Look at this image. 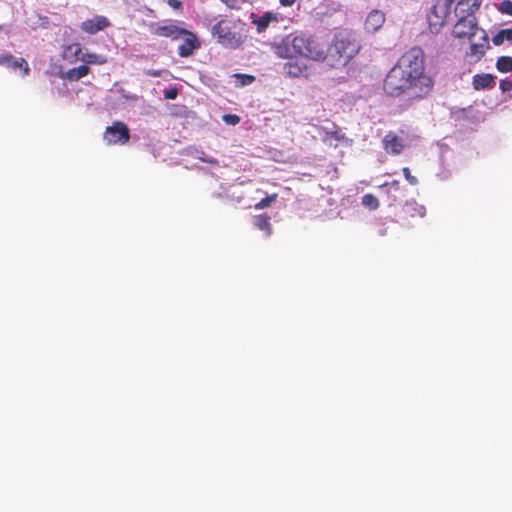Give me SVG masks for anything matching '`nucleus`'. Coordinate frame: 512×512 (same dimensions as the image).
<instances>
[{
	"label": "nucleus",
	"instance_id": "1",
	"mask_svg": "<svg viewBox=\"0 0 512 512\" xmlns=\"http://www.w3.org/2000/svg\"><path fill=\"white\" fill-rule=\"evenodd\" d=\"M434 84L433 77L426 71L424 51L415 46L407 50L388 71L383 91L389 97L408 95L410 100L420 101L433 91Z\"/></svg>",
	"mask_w": 512,
	"mask_h": 512
},
{
	"label": "nucleus",
	"instance_id": "2",
	"mask_svg": "<svg viewBox=\"0 0 512 512\" xmlns=\"http://www.w3.org/2000/svg\"><path fill=\"white\" fill-rule=\"evenodd\" d=\"M360 50L356 35L348 30H341L334 35L329 48L330 56L336 58L337 65H346Z\"/></svg>",
	"mask_w": 512,
	"mask_h": 512
},
{
	"label": "nucleus",
	"instance_id": "3",
	"mask_svg": "<svg viewBox=\"0 0 512 512\" xmlns=\"http://www.w3.org/2000/svg\"><path fill=\"white\" fill-rule=\"evenodd\" d=\"M291 46L296 56L316 62H322L327 57L326 45L314 36L299 34L292 38Z\"/></svg>",
	"mask_w": 512,
	"mask_h": 512
},
{
	"label": "nucleus",
	"instance_id": "4",
	"mask_svg": "<svg viewBox=\"0 0 512 512\" xmlns=\"http://www.w3.org/2000/svg\"><path fill=\"white\" fill-rule=\"evenodd\" d=\"M213 35L217 41L228 48H238L244 39L242 35L235 31V24L229 20H220L213 26Z\"/></svg>",
	"mask_w": 512,
	"mask_h": 512
},
{
	"label": "nucleus",
	"instance_id": "5",
	"mask_svg": "<svg viewBox=\"0 0 512 512\" xmlns=\"http://www.w3.org/2000/svg\"><path fill=\"white\" fill-rule=\"evenodd\" d=\"M458 17L456 24L453 27L452 34L454 37L462 39L468 38L471 40L482 30L478 27V21L475 14H455Z\"/></svg>",
	"mask_w": 512,
	"mask_h": 512
},
{
	"label": "nucleus",
	"instance_id": "6",
	"mask_svg": "<svg viewBox=\"0 0 512 512\" xmlns=\"http://www.w3.org/2000/svg\"><path fill=\"white\" fill-rule=\"evenodd\" d=\"M185 28L177 25L176 21L166 20L161 23L152 24L150 32L157 37L169 38L172 41L179 40Z\"/></svg>",
	"mask_w": 512,
	"mask_h": 512
},
{
	"label": "nucleus",
	"instance_id": "7",
	"mask_svg": "<svg viewBox=\"0 0 512 512\" xmlns=\"http://www.w3.org/2000/svg\"><path fill=\"white\" fill-rule=\"evenodd\" d=\"M104 140L108 145L126 144L130 140V131L121 121H115L108 126L104 133Z\"/></svg>",
	"mask_w": 512,
	"mask_h": 512
},
{
	"label": "nucleus",
	"instance_id": "8",
	"mask_svg": "<svg viewBox=\"0 0 512 512\" xmlns=\"http://www.w3.org/2000/svg\"><path fill=\"white\" fill-rule=\"evenodd\" d=\"M110 19L104 15H94L92 18L81 22L80 30L88 35H95L111 27Z\"/></svg>",
	"mask_w": 512,
	"mask_h": 512
},
{
	"label": "nucleus",
	"instance_id": "9",
	"mask_svg": "<svg viewBox=\"0 0 512 512\" xmlns=\"http://www.w3.org/2000/svg\"><path fill=\"white\" fill-rule=\"evenodd\" d=\"M425 215V206L417 203L415 200H410L403 205L400 218L403 223L410 224L414 218H423Z\"/></svg>",
	"mask_w": 512,
	"mask_h": 512
},
{
	"label": "nucleus",
	"instance_id": "10",
	"mask_svg": "<svg viewBox=\"0 0 512 512\" xmlns=\"http://www.w3.org/2000/svg\"><path fill=\"white\" fill-rule=\"evenodd\" d=\"M470 41L469 52L466 55L474 61H479L490 47L488 35L485 30H481L478 41L473 42L472 39Z\"/></svg>",
	"mask_w": 512,
	"mask_h": 512
},
{
	"label": "nucleus",
	"instance_id": "11",
	"mask_svg": "<svg viewBox=\"0 0 512 512\" xmlns=\"http://www.w3.org/2000/svg\"><path fill=\"white\" fill-rule=\"evenodd\" d=\"M180 39H183V42L178 47V54L180 57L187 58L193 54L194 50L200 47V42L197 36L187 29L184 30Z\"/></svg>",
	"mask_w": 512,
	"mask_h": 512
},
{
	"label": "nucleus",
	"instance_id": "12",
	"mask_svg": "<svg viewBox=\"0 0 512 512\" xmlns=\"http://www.w3.org/2000/svg\"><path fill=\"white\" fill-rule=\"evenodd\" d=\"M279 21L280 15L278 13L267 11L261 16H257L254 13L251 14V23L255 25L258 33L266 31L271 23H278Z\"/></svg>",
	"mask_w": 512,
	"mask_h": 512
},
{
	"label": "nucleus",
	"instance_id": "13",
	"mask_svg": "<svg viewBox=\"0 0 512 512\" xmlns=\"http://www.w3.org/2000/svg\"><path fill=\"white\" fill-rule=\"evenodd\" d=\"M385 22V14L380 10H372L366 17L364 29L367 33L377 32Z\"/></svg>",
	"mask_w": 512,
	"mask_h": 512
},
{
	"label": "nucleus",
	"instance_id": "14",
	"mask_svg": "<svg viewBox=\"0 0 512 512\" xmlns=\"http://www.w3.org/2000/svg\"><path fill=\"white\" fill-rule=\"evenodd\" d=\"M0 66L11 67L13 69H21L23 75L27 76L30 73V68L24 58H15L12 54H0Z\"/></svg>",
	"mask_w": 512,
	"mask_h": 512
},
{
	"label": "nucleus",
	"instance_id": "15",
	"mask_svg": "<svg viewBox=\"0 0 512 512\" xmlns=\"http://www.w3.org/2000/svg\"><path fill=\"white\" fill-rule=\"evenodd\" d=\"M446 22V11L442 10L441 14L438 13V6L432 7L428 14L429 29L432 33H438Z\"/></svg>",
	"mask_w": 512,
	"mask_h": 512
},
{
	"label": "nucleus",
	"instance_id": "16",
	"mask_svg": "<svg viewBox=\"0 0 512 512\" xmlns=\"http://www.w3.org/2000/svg\"><path fill=\"white\" fill-rule=\"evenodd\" d=\"M384 149L394 155H398L402 152L404 145L402 139L399 138L395 133L388 132L383 138Z\"/></svg>",
	"mask_w": 512,
	"mask_h": 512
},
{
	"label": "nucleus",
	"instance_id": "17",
	"mask_svg": "<svg viewBox=\"0 0 512 512\" xmlns=\"http://www.w3.org/2000/svg\"><path fill=\"white\" fill-rule=\"evenodd\" d=\"M482 4V0H457L455 14H475Z\"/></svg>",
	"mask_w": 512,
	"mask_h": 512
},
{
	"label": "nucleus",
	"instance_id": "18",
	"mask_svg": "<svg viewBox=\"0 0 512 512\" xmlns=\"http://www.w3.org/2000/svg\"><path fill=\"white\" fill-rule=\"evenodd\" d=\"M475 90L490 88L495 84V77L492 74H476L472 81Z\"/></svg>",
	"mask_w": 512,
	"mask_h": 512
},
{
	"label": "nucleus",
	"instance_id": "19",
	"mask_svg": "<svg viewBox=\"0 0 512 512\" xmlns=\"http://www.w3.org/2000/svg\"><path fill=\"white\" fill-rule=\"evenodd\" d=\"M274 53L283 59L292 58L295 55L293 52V48L291 46V41H288V39H282L281 42L276 43L273 46Z\"/></svg>",
	"mask_w": 512,
	"mask_h": 512
},
{
	"label": "nucleus",
	"instance_id": "20",
	"mask_svg": "<svg viewBox=\"0 0 512 512\" xmlns=\"http://www.w3.org/2000/svg\"><path fill=\"white\" fill-rule=\"evenodd\" d=\"M283 70L289 77L296 78L304 75L307 67L305 65L299 64L297 61H290L284 64Z\"/></svg>",
	"mask_w": 512,
	"mask_h": 512
},
{
	"label": "nucleus",
	"instance_id": "21",
	"mask_svg": "<svg viewBox=\"0 0 512 512\" xmlns=\"http://www.w3.org/2000/svg\"><path fill=\"white\" fill-rule=\"evenodd\" d=\"M253 224L257 229L264 231L266 236L269 237L272 234L270 217L267 214L255 215L253 218Z\"/></svg>",
	"mask_w": 512,
	"mask_h": 512
},
{
	"label": "nucleus",
	"instance_id": "22",
	"mask_svg": "<svg viewBox=\"0 0 512 512\" xmlns=\"http://www.w3.org/2000/svg\"><path fill=\"white\" fill-rule=\"evenodd\" d=\"M89 72L90 68L87 65H80L78 67L69 69L64 77L70 81H78L86 76Z\"/></svg>",
	"mask_w": 512,
	"mask_h": 512
},
{
	"label": "nucleus",
	"instance_id": "23",
	"mask_svg": "<svg viewBox=\"0 0 512 512\" xmlns=\"http://www.w3.org/2000/svg\"><path fill=\"white\" fill-rule=\"evenodd\" d=\"M505 41H512V27L501 29L492 37V42L495 46H500Z\"/></svg>",
	"mask_w": 512,
	"mask_h": 512
},
{
	"label": "nucleus",
	"instance_id": "24",
	"mask_svg": "<svg viewBox=\"0 0 512 512\" xmlns=\"http://www.w3.org/2000/svg\"><path fill=\"white\" fill-rule=\"evenodd\" d=\"M334 130L329 131L326 128H322V131L324 133L323 140L328 141L331 139L337 140V141H343L346 139L345 135L341 132V129L338 125L335 123L333 124Z\"/></svg>",
	"mask_w": 512,
	"mask_h": 512
},
{
	"label": "nucleus",
	"instance_id": "25",
	"mask_svg": "<svg viewBox=\"0 0 512 512\" xmlns=\"http://www.w3.org/2000/svg\"><path fill=\"white\" fill-rule=\"evenodd\" d=\"M496 68L499 72L508 73L512 71V57L501 56L497 59Z\"/></svg>",
	"mask_w": 512,
	"mask_h": 512
},
{
	"label": "nucleus",
	"instance_id": "26",
	"mask_svg": "<svg viewBox=\"0 0 512 512\" xmlns=\"http://www.w3.org/2000/svg\"><path fill=\"white\" fill-rule=\"evenodd\" d=\"M362 204L369 210H377L380 206L378 198L371 193L365 194L362 197Z\"/></svg>",
	"mask_w": 512,
	"mask_h": 512
},
{
	"label": "nucleus",
	"instance_id": "27",
	"mask_svg": "<svg viewBox=\"0 0 512 512\" xmlns=\"http://www.w3.org/2000/svg\"><path fill=\"white\" fill-rule=\"evenodd\" d=\"M81 61L87 64H99L102 65L106 62V59L95 53H86L81 57Z\"/></svg>",
	"mask_w": 512,
	"mask_h": 512
},
{
	"label": "nucleus",
	"instance_id": "28",
	"mask_svg": "<svg viewBox=\"0 0 512 512\" xmlns=\"http://www.w3.org/2000/svg\"><path fill=\"white\" fill-rule=\"evenodd\" d=\"M277 198H278V194L277 193H273L271 195H268L267 197H265V198L261 199L259 202H257L254 205V208L256 210H261V209L267 208L271 204L276 202Z\"/></svg>",
	"mask_w": 512,
	"mask_h": 512
},
{
	"label": "nucleus",
	"instance_id": "29",
	"mask_svg": "<svg viewBox=\"0 0 512 512\" xmlns=\"http://www.w3.org/2000/svg\"><path fill=\"white\" fill-rule=\"evenodd\" d=\"M234 77L239 80V86H247L254 82L255 77L248 74L236 73Z\"/></svg>",
	"mask_w": 512,
	"mask_h": 512
},
{
	"label": "nucleus",
	"instance_id": "30",
	"mask_svg": "<svg viewBox=\"0 0 512 512\" xmlns=\"http://www.w3.org/2000/svg\"><path fill=\"white\" fill-rule=\"evenodd\" d=\"M498 10L502 14H506L509 16H512V1L511 0H504L500 3Z\"/></svg>",
	"mask_w": 512,
	"mask_h": 512
},
{
	"label": "nucleus",
	"instance_id": "31",
	"mask_svg": "<svg viewBox=\"0 0 512 512\" xmlns=\"http://www.w3.org/2000/svg\"><path fill=\"white\" fill-rule=\"evenodd\" d=\"M222 120L228 125H237L240 123L241 118L236 114H225L222 116Z\"/></svg>",
	"mask_w": 512,
	"mask_h": 512
},
{
	"label": "nucleus",
	"instance_id": "32",
	"mask_svg": "<svg viewBox=\"0 0 512 512\" xmlns=\"http://www.w3.org/2000/svg\"><path fill=\"white\" fill-rule=\"evenodd\" d=\"M402 172H403V175H404L405 179L407 180V182L410 185L414 186V185L418 184V179L411 174L410 169L408 167H404L402 169Z\"/></svg>",
	"mask_w": 512,
	"mask_h": 512
},
{
	"label": "nucleus",
	"instance_id": "33",
	"mask_svg": "<svg viewBox=\"0 0 512 512\" xmlns=\"http://www.w3.org/2000/svg\"><path fill=\"white\" fill-rule=\"evenodd\" d=\"M499 88L502 92H510L512 91V80L506 78L502 79L499 84Z\"/></svg>",
	"mask_w": 512,
	"mask_h": 512
},
{
	"label": "nucleus",
	"instance_id": "34",
	"mask_svg": "<svg viewBox=\"0 0 512 512\" xmlns=\"http://www.w3.org/2000/svg\"><path fill=\"white\" fill-rule=\"evenodd\" d=\"M383 186H389L395 192L400 190V182L398 180H393L389 183H385Z\"/></svg>",
	"mask_w": 512,
	"mask_h": 512
},
{
	"label": "nucleus",
	"instance_id": "35",
	"mask_svg": "<svg viewBox=\"0 0 512 512\" xmlns=\"http://www.w3.org/2000/svg\"><path fill=\"white\" fill-rule=\"evenodd\" d=\"M177 95H178V92L176 89H170L166 92L165 98L169 99V100H173L177 97Z\"/></svg>",
	"mask_w": 512,
	"mask_h": 512
},
{
	"label": "nucleus",
	"instance_id": "36",
	"mask_svg": "<svg viewBox=\"0 0 512 512\" xmlns=\"http://www.w3.org/2000/svg\"><path fill=\"white\" fill-rule=\"evenodd\" d=\"M167 3L174 9H179L182 6L181 0H167Z\"/></svg>",
	"mask_w": 512,
	"mask_h": 512
},
{
	"label": "nucleus",
	"instance_id": "37",
	"mask_svg": "<svg viewBox=\"0 0 512 512\" xmlns=\"http://www.w3.org/2000/svg\"><path fill=\"white\" fill-rule=\"evenodd\" d=\"M69 49H74L75 55H78L81 52V47H80V44H78V43L70 45Z\"/></svg>",
	"mask_w": 512,
	"mask_h": 512
},
{
	"label": "nucleus",
	"instance_id": "38",
	"mask_svg": "<svg viewBox=\"0 0 512 512\" xmlns=\"http://www.w3.org/2000/svg\"><path fill=\"white\" fill-rule=\"evenodd\" d=\"M296 0H279L282 6H292Z\"/></svg>",
	"mask_w": 512,
	"mask_h": 512
},
{
	"label": "nucleus",
	"instance_id": "39",
	"mask_svg": "<svg viewBox=\"0 0 512 512\" xmlns=\"http://www.w3.org/2000/svg\"><path fill=\"white\" fill-rule=\"evenodd\" d=\"M146 74L149 76H152V77H159L161 73H160V71H157V70H149V71H147Z\"/></svg>",
	"mask_w": 512,
	"mask_h": 512
},
{
	"label": "nucleus",
	"instance_id": "40",
	"mask_svg": "<svg viewBox=\"0 0 512 512\" xmlns=\"http://www.w3.org/2000/svg\"><path fill=\"white\" fill-rule=\"evenodd\" d=\"M453 2H454V0H446L447 8H449L452 5Z\"/></svg>",
	"mask_w": 512,
	"mask_h": 512
}]
</instances>
